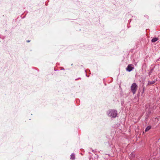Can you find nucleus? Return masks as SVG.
Instances as JSON below:
<instances>
[{
    "label": "nucleus",
    "instance_id": "1",
    "mask_svg": "<svg viewBox=\"0 0 160 160\" xmlns=\"http://www.w3.org/2000/svg\"><path fill=\"white\" fill-rule=\"evenodd\" d=\"M108 114L110 117L115 118L117 115V111L114 110H110L109 111Z\"/></svg>",
    "mask_w": 160,
    "mask_h": 160
},
{
    "label": "nucleus",
    "instance_id": "2",
    "mask_svg": "<svg viewBox=\"0 0 160 160\" xmlns=\"http://www.w3.org/2000/svg\"><path fill=\"white\" fill-rule=\"evenodd\" d=\"M137 85L136 83H134L132 84L131 87V90L133 94H134L135 93L137 89Z\"/></svg>",
    "mask_w": 160,
    "mask_h": 160
},
{
    "label": "nucleus",
    "instance_id": "3",
    "mask_svg": "<svg viewBox=\"0 0 160 160\" xmlns=\"http://www.w3.org/2000/svg\"><path fill=\"white\" fill-rule=\"evenodd\" d=\"M133 69V67L132 65H128L126 68L127 71L130 72Z\"/></svg>",
    "mask_w": 160,
    "mask_h": 160
},
{
    "label": "nucleus",
    "instance_id": "4",
    "mask_svg": "<svg viewBox=\"0 0 160 160\" xmlns=\"http://www.w3.org/2000/svg\"><path fill=\"white\" fill-rule=\"evenodd\" d=\"M70 159L72 160H74L75 159V155L74 153L72 154L71 155Z\"/></svg>",
    "mask_w": 160,
    "mask_h": 160
},
{
    "label": "nucleus",
    "instance_id": "5",
    "mask_svg": "<svg viewBox=\"0 0 160 160\" xmlns=\"http://www.w3.org/2000/svg\"><path fill=\"white\" fill-rule=\"evenodd\" d=\"M151 128V126H148L145 129V132H147Z\"/></svg>",
    "mask_w": 160,
    "mask_h": 160
},
{
    "label": "nucleus",
    "instance_id": "6",
    "mask_svg": "<svg viewBox=\"0 0 160 160\" xmlns=\"http://www.w3.org/2000/svg\"><path fill=\"white\" fill-rule=\"evenodd\" d=\"M158 40V38H153L152 39V42H155Z\"/></svg>",
    "mask_w": 160,
    "mask_h": 160
},
{
    "label": "nucleus",
    "instance_id": "7",
    "mask_svg": "<svg viewBox=\"0 0 160 160\" xmlns=\"http://www.w3.org/2000/svg\"><path fill=\"white\" fill-rule=\"evenodd\" d=\"M155 82V81H152V82H148V84L149 85H151L154 83Z\"/></svg>",
    "mask_w": 160,
    "mask_h": 160
},
{
    "label": "nucleus",
    "instance_id": "8",
    "mask_svg": "<svg viewBox=\"0 0 160 160\" xmlns=\"http://www.w3.org/2000/svg\"><path fill=\"white\" fill-rule=\"evenodd\" d=\"M146 76V74L144 75L143 76V78H143L144 79V78H145Z\"/></svg>",
    "mask_w": 160,
    "mask_h": 160
},
{
    "label": "nucleus",
    "instance_id": "9",
    "mask_svg": "<svg viewBox=\"0 0 160 160\" xmlns=\"http://www.w3.org/2000/svg\"><path fill=\"white\" fill-rule=\"evenodd\" d=\"M142 88H143V92H144V87L143 86L142 87Z\"/></svg>",
    "mask_w": 160,
    "mask_h": 160
},
{
    "label": "nucleus",
    "instance_id": "10",
    "mask_svg": "<svg viewBox=\"0 0 160 160\" xmlns=\"http://www.w3.org/2000/svg\"><path fill=\"white\" fill-rule=\"evenodd\" d=\"M133 155V154L132 153H131L130 154V156H131V155L132 156Z\"/></svg>",
    "mask_w": 160,
    "mask_h": 160
},
{
    "label": "nucleus",
    "instance_id": "11",
    "mask_svg": "<svg viewBox=\"0 0 160 160\" xmlns=\"http://www.w3.org/2000/svg\"><path fill=\"white\" fill-rule=\"evenodd\" d=\"M30 42V41H29V40H28V41H27V42Z\"/></svg>",
    "mask_w": 160,
    "mask_h": 160
},
{
    "label": "nucleus",
    "instance_id": "12",
    "mask_svg": "<svg viewBox=\"0 0 160 160\" xmlns=\"http://www.w3.org/2000/svg\"><path fill=\"white\" fill-rule=\"evenodd\" d=\"M130 158H131V159H132V158H131V157H130Z\"/></svg>",
    "mask_w": 160,
    "mask_h": 160
}]
</instances>
